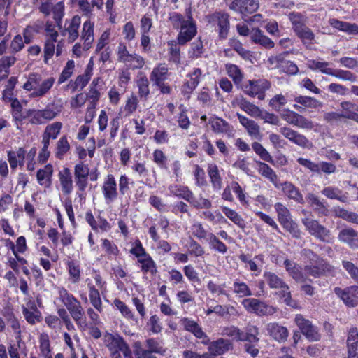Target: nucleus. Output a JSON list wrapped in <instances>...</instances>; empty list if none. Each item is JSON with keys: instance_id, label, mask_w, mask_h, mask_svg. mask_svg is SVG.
<instances>
[{"instance_id": "obj_1", "label": "nucleus", "mask_w": 358, "mask_h": 358, "mask_svg": "<svg viewBox=\"0 0 358 358\" xmlns=\"http://www.w3.org/2000/svg\"><path fill=\"white\" fill-rule=\"evenodd\" d=\"M58 295L59 299L66 308L76 324L81 327H86L85 311L80 301L64 287L58 288Z\"/></svg>"}, {"instance_id": "obj_2", "label": "nucleus", "mask_w": 358, "mask_h": 358, "mask_svg": "<svg viewBox=\"0 0 358 358\" xmlns=\"http://www.w3.org/2000/svg\"><path fill=\"white\" fill-rule=\"evenodd\" d=\"M62 104L53 102L46 106L44 109H29L27 116L31 124H43L56 117L62 111Z\"/></svg>"}, {"instance_id": "obj_3", "label": "nucleus", "mask_w": 358, "mask_h": 358, "mask_svg": "<svg viewBox=\"0 0 358 358\" xmlns=\"http://www.w3.org/2000/svg\"><path fill=\"white\" fill-rule=\"evenodd\" d=\"M301 222L308 233L315 238L324 243L333 241L330 230L320 224L317 220L306 217L303 218Z\"/></svg>"}, {"instance_id": "obj_4", "label": "nucleus", "mask_w": 358, "mask_h": 358, "mask_svg": "<svg viewBox=\"0 0 358 358\" xmlns=\"http://www.w3.org/2000/svg\"><path fill=\"white\" fill-rule=\"evenodd\" d=\"M242 305L249 313L258 316H270L277 312V308L255 298H247L243 300Z\"/></svg>"}, {"instance_id": "obj_5", "label": "nucleus", "mask_w": 358, "mask_h": 358, "mask_svg": "<svg viewBox=\"0 0 358 358\" xmlns=\"http://www.w3.org/2000/svg\"><path fill=\"white\" fill-rule=\"evenodd\" d=\"M296 161L300 165L308 169L312 173L319 175L322 173L330 175L336 173L337 170L336 165L331 162L321 161L316 163L309 159L303 157H299Z\"/></svg>"}, {"instance_id": "obj_6", "label": "nucleus", "mask_w": 358, "mask_h": 358, "mask_svg": "<svg viewBox=\"0 0 358 358\" xmlns=\"http://www.w3.org/2000/svg\"><path fill=\"white\" fill-rule=\"evenodd\" d=\"M230 10L241 15L243 20L255 13L259 6L258 0H231L227 3Z\"/></svg>"}, {"instance_id": "obj_7", "label": "nucleus", "mask_w": 358, "mask_h": 358, "mask_svg": "<svg viewBox=\"0 0 358 358\" xmlns=\"http://www.w3.org/2000/svg\"><path fill=\"white\" fill-rule=\"evenodd\" d=\"M105 342L109 351L121 352L124 358H133L128 343L119 334H107L105 336Z\"/></svg>"}, {"instance_id": "obj_8", "label": "nucleus", "mask_w": 358, "mask_h": 358, "mask_svg": "<svg viewBox=\"0 0 358 358\" xmlns=\"http://www.w3.org/2000/svg\"><path fill=\"white\" fill-rule=\"evenodd\" d=\"M280 116L288 124L301 129L311 130L314 128L315 124L302 115L289 109L284 110Z\"/></svg>"}, {"instance_id": "obj_9", "label": "nucleus", "mask_w": 358, "mask_h": 358, "mask_svg": "<svg viewBox=\"0 0 358 358\" xmlns=\"http://www.w3.org/2000/svg\"><path fill=\"white\" fill-rule=\"evenodd\" d=\"M294 322L307 339L310 341H317L320 339L321 335L317 327L314 326L310 320L306 319L302 315H296Z\"/></svg>"}, {"instance_id": "obj_10", "label": "nucleus", "mask_w": 358, "mask_h": 358, "mask_svg": "<svg viewBox=\"0 0 358 358\" xmlns=\"http://www.w3.org/2000/svg\"><path fill=\"white\" fill-rule=\"evenodd\" d=\"M310 264L304 266L306 277L308 275L318 278L324 275H331L334 273V268L324 259Z\"/></svg>"}, {"instance_id": "obj_11", "label": "nucleus", "mask_w": 358, "mask_h": 358, "mask_svg": "<svg viewBox=\"0 0 358 358\" xmlns=\"http://www.w3.org/2000/svg\"><path fill=\"white\" fill-rule=\"evenodd\" d=\"M300 18L301 17L296 15L292 14L290 15V20L294 32L301 38L303 43L308 46L313 43L315 35L308 27L301 22Z\"/></svg>"}, {"instance_id": "obj_12", "label": "nucleus", "mask_w": 358, "mask_h": 358, "mask_svg": "<svg viewBox=\"0 0 358 358\" xmlns=\"http://www.w3.org/2000/svg\"><path fill=\"white\" fill-rule=\"evenodd\" d=\"M334 292L347 306L355 307L358 305V286L352 285L345 289L336 287Z\"/></svg>"}, {"instance_id": "obj_13", "label": "nucleus", "mask_w": 358, "mask_h": 358, "mask_svg": "<svg viewBox=\"0 0 358 358\" xmlns=\"http://www.w3.org/2000/svg\"><path fill=\"white\" fill-rule=\"evenodd\" d=\"M248 85H245V93L252 97L257 96L260 100L264 99L265 92L271 87L270 83L265 79L248 80Z\"/></svg>"}, {"instance_id": "obj_14", "label": "nucleus", "mask_w": 358, "mask_h": 358, "mask_svg": "<svg viewBox=\"0 0 358 358\" xmlns=\"http://www.w3.org/2000/svg\"><path fill=\"white\" fill-rule=\"evenodd\" d=\"M117 55L120 62L131 65L134 67H142L145 64L144 59L141 56L130 54L126 45L122 43L118 45Z\"/></svg>"}, {"instance_id": "obj_15", "label": "nucleus", "mask_w": 358, "mask_h": 358, "mask_svg": "<svg viewBox=\"0 0 358 358\" xmlns=\"http://www.w3.org/2000/svg\"><path fill=\"white\" fill-rule=\"evenodd\" d=\"M80 24L81 18L78 15L66 20L62 35L67 37L69 43H73L78 38Z\"/></svg>"}, {"instance_id": "obj_16", "label": "nucleus", "mask_w": 358, "mask_h": 358, "mask_svg": "<svg viewBox=\"0 0 358 358\" xmlns=\"http://www.w3.org/2000/svg\"><path fill=\"white\" fill-rule=\"evenodd\" d=\"M280 132L290 142L301 148H307L311 145L310 141L304 135L290 127H282L280 128Z\"/></svg>"}, {"instance_id": "obj_17", "label": "nucleus", "mask_w": 358, "mask_h": 358, "mask_svg": "<svg viewBox=\"0 0 358 358\" xmlns=\"http://www.w3.org/2000/svg\"><path fill=\"white\" fill-rule=\"evenodd\" d=\"M210 22L217 27L219 37L225 39L229 30V15L225 13H215L210 16Z\"/></svg>"}, {"instance_id": "obj_18", "label": "nucleus", "mask_w": 358, "mask_h": 358, "mask_svg": "<svg viewBox=\"0 0 358 358\" xmlns=\"http://www.w3.org/2000/svg\"><path fill=\"white\" fill-rule=\"evenodd\" d=\"M213 131L216 134H224L228 137H233L234 135V127L226 120L217 116L210 117L208 120Z\"/></svg>"}, {"instance_id": "obj_19", "label": "nucleus", "mask_w": 358, "mask_h": 358, "mask_svg": "<svg viewBox=\"0 0 358 358\" xmlns=\"http://www.w3.org/2000/svg\"><path fill=\"white\" fill-rule=\"evenodd\" d=\"M102 193L107 203L115 201L118 195L117 183L115 177L108 174L102 186Z\"/></svg>"}, {"instance_id": "obj_20", "label": "nucleus", "mask_w": 358, "mask_h": 358, "mask_svg": "<svg viewBox=\"0 0 358 358\" xmlns=\"http://www.w3.org/2000/svg\"><path fill=\"white\" fill-rule=\"evenodd\" d=\"M196 27L192 19L189 17L186 22L180 27V31L178 36V43L184 45L191 41L196 34Z\"/></svg>"}, {"instance_id": "obj_21", "label": "nucleus", "mask_w": 358, "mask_h": 358, "mask_svg": "<svg viewBox=\"0 0 358 358\" xmlns=\"http://www.w3.org/2000/svg\"><path fill=\"white\" fill-rule=\"evenodd\" d=\"M284 265L289 275L297 283H303L308 280L305 273L303 272L301 266L298 264L289 260L285 259ZM308 281L312 282L310 279Z\"/></svg>"}, {"instance_id": "obj_22", "label": "nucleus", "mask_w": 358, "mask_h": 358, "mask_svg": "<svg viewBox=\"0 0 358 358\" xmlns=\"http://www.w3.org/2000/svg\"><path fill=\"white\" fill-rule=\"evenodd\" d=\"M266 329L268 335L278 343L285 342L289 336L287 328L278 322H270L267 324Z\"/></svg>"}, {"instance_id": "obj_23", "label": "nucleus", "mask_w": 358, "mask_h": 358, "mask_svg": "<svg viewBox=\"0 0 358 358\" xmlns=\"http://www.w3.org/2000/svg\"><path fill=\"white\" fill-rule=\"evenodd\" d=\"M201 75L200 69H196L193 73H189V78L183 84L181 88V93L187 99L190 98V95L199 83V77Z\"/></svg>"}, {"instance_id": "obj_24", "label": "nucleus", "mask_w": 358, "mask_h": 358, "mask_svg": "<svg viewBox=\"0 0 358 358\" xmlns=\"http://www.w3.org/2000/svg\"><path fill=\"white\" fill-rule=\"evenodd\" d=\"M182 324L185 329L192 333L197 338L201 339L203 344L208 345L210 343V338L202 330L197 322L188 318H185L182 320Z\"/></svg>"}, {"instance_id": "obj_25", "label": "nucleus", "mask_w": 358, "mask_h": 358, "mask_svg": "<svg viewBox=\"0 0 358 358\" xmlns=\"http://www.w3.org/2000/svg\"><path fill=\"white\" fill-rule=\"evenodd\" d=\"M208 354L211 355V358L216 355H222L231 348V343L229 340L219 338L218 340L209 343Z\"/></svg>"}, {"instance_id": "obj_26", "label": "nucleus", "mask_w": 358, "mask_h": 358, "mask_svg": "<svg viewBox=\"0 0 358 358\" xmlns=\"http://www.w3.org/2000/svg\"><path fill=\"white\" fill-rule=\"evenodd\" d=\"M282 189L289 199L294 200L299 204H304L305 200L299 189L290 182L282 184Z\"/></svg>"}, {"instance_id": "obj_27", "label": "nucleus", "mask_w": 358, "mask_h": 358, "mask_svg": "<svg viewBox=\"0 0 358 358\" xmlns=\"http://www.w3.org/2000/svg\"><path fill=\"white\" fill-rule=\"evenodd\" d=\"M348 358H357L358 350V331L357 328L352 327L348 331L347 338Z\"/></svg>"}, {"instance_id": "obj_28", "label": "nucleus", "mask_w": 358, "mask_h": 358, "mask_svg": "<svg viewBox=\"0 0 358 358\" xmlns=\"http://www.w3.org/2000/svg\"><path fill=\"white\" fill-rule=\"evenodd\" d=\"M237 117L240 123L246 129L250 136L257 139L260 138L259 126L254 120H250L240 113H237Z\"/></svg>"}, {"instance_id": "obj_29", "label": "nucleus", "mask_w": 358, "mask_h": 358, "mask_svg": "<svg viewBox=\"0 0 358 358\" xmlns=\"http://www.w3.org/2000/svg\"><path fill=\"white\" fill-rule=\"evenodd\" d=\"M94 23L91 20H86L82 27L80 40L86 45H92L94 41Z\"/></svg>"}, {"instance_id": "obj_30", "label": "nucleus", "mask_w": 358, "mask_h": 358, "mask_svg": "<svg viewBox=\"0 0 358 358\" xmlns=\"http://www.w3.org/2000/svg\"><path fill=\"white\" fill-rule=\"evenodd\" d=\"M207 172L213 189L220 190L222 188V180L220 174L218 166L214 163L208 164Z\"/></svg>"}, {"instance_id": "obj_31", "label": "nucleus", "mask_w": 358, "mask_h": 358, "mask_svg": "<svg viewBox=\"0 0 358 358\" xmlns=\"http://www.w3.org/2000/svg\"><path fill=\"white\" fill-rule=\"evenodd\" d=\"M263 278L271 289H277L285 287H287V283L273 272L264 271Z\"/></svg>"}, {"instance_id": "obj_32", "label": "nucleus", "mask_w": 358, "mask_h": 358, "mask_svg": "<svg viewBox=\"0 0 358 358\" xmlns=\"http://www.w3.org/2000/svg\"><path fill=\"white\" fill-rule=\"evenodd\" d=\"M322 73L331 75L342 80H349L353 82L356 76L350 71L341 69H320Z\"/></svg>"}, {"instance_id": "obj_33", "label": "nucleus", "mask_w": 358, "mask_h": 358, "mask_svg": "<svg viewBox=\"0 0 358 358\" xmlns=\"http://www.w3.org/2000/svg\"><path fill=\"white\" fill-rule=\"evenodd\" d=\"M52 172L53 168L51 164H47L43 169H39L36 174L38 182L45 187H50Z\"/></svg>"}, {"instance_id": "obj_34", "label": "nucleus", "mask_w": 358, "mask_h": 358, "mask_svg": "<svg viewBox=\"0 0 358 358\" xmlns=\"http://www.w3.org/2000/svg\"><path fill=\"white\" fill-rule=\"evenodd\" d=\"M329 24L331 27L340 31L348 33V34H357L358 31V25L347 22H343L336 19H331Z\"/></svg>"}, {"instance_id": "obj_35", "label": "nucleus", "mask_w": 358, "mask_h": 358, "mask_svg": "<svg viewBox=\"0 0 358 358\" xmlns=\"http://www.w3.org/2000/svg\"><path fill=\"white\" fill-rule=\"evenodd\" d=\"M59 178L63 192L66 194H70L73 189L72 176L70 170L65 168L63 171L59 172Z\"/></svg>"}, {"instance_id": "obj_36", "label": "nucleus", "mask_w": 358, "mask_h": 358, "mask_svg": "<svg viewBox=\"0 0 358 358\" xmlns=\"http://www.w3.org/2000/svg\"><path fill=\"white\" fill-rule=\"evenodd\" d=\"M169 190L171 194L178 198L183 199L189 203L192 201L194 194L187 186L171 185Z\"/></svg>"}, {"instance_id": "obj_37", "label": "nucleus", "mask_w": 358, "mask_h": 358, "mask_svg": "<svg viewBox=\"0 0 358 358\" xmlns=\"http://www.w3.org/2000/svg\"><path fill=\"white\" fill-rule=\"evenodd\" d=\"M306 199L310 206H311L319 215H328L329 210L324 203L319 200L316 195L310 193L307 195Z\"/></svg>"}, {"instance_id": "obj_38", "label": "nucleus", "mask_w": 358, "mask_h": 358, "mask_svg": "<svg viewBox=\"0 0 358 358\" xmlns=\"http://www.w3.org/2000/svg\"><path fill=\"white\" fill-rule=\"evenodd\" d=\"M87 287L91 304L99 313H101L103 310L102 301L98 289H96L95 286L91 282L87 283Z\"/></svg>"}, {"instance_id": "obj_39", "label": "nucleus", "mask_w": 358, "mask_h": 358, "mask_svg": "<svg viewBox=\"0 0 358 358\" xmlns=\"http://www.w3.org/2000/svg\"><path fill=\"white\" fill-rule=\"evenodd\" d=\"M322 194L329 199H337L341 202H346L348 200L347 193L343 194L338 187H325L322 189Z\"/></svg>"}, {"instance_id": "obj_40", "label": "nucleus", "mask_w": 358, "mask_h": 358, "mask_svg": "<svg viewBox=\"0 0 358 358\" xmlns=\"http://www.w3.org/2000/svg\"><path fill=\"white\" fill-rule=\"evenodd\" d=\"M92 76V69H87L85 73L79 75L73 83L69 84L73 92L76 91L78 88L83 90L88 83Z\"/></svg>"}, {"instance_id": "obj_41", "label": "nucleus", "mask_w": 358, "mask_h": 358, "mask_svg": "<svg viewBox=\"0 0 358 358\" xmlns=\"http://www.w3.org/2000/svg\"><path fill=\"white\" fill-rule=\"evenodd\" d=\"M162 341L154 338L147 339L145 343V347L147 348L146 350L152 353L162 355H164L166 352V349Z\"/></svg>"}, {"instance_id": "obj_42", "label": "nucleus", "mask_w": 358, "mask_h": 358, "mask_svg": "<svg viewBox=\"0 0 358 358\" xmlns=\"http://www.w3.org/2000/svg\"><path fill=\"white\" fill-rule=\"evenodd\" d=\"M288 52H283L278 55L271 56L268 58L270 65H274L276 67H297L292 62L285 59V56Z\"/></svg>"}, {"instance_id": "obj_43", "label": "nucleus", "mask_w": 358, "mask_h": 358, "mask_svg": "<svg viewBox=\"0 0 358 358\" xmlns=\"http://www.w3.org/2000/svg\"><path fill=\"white\" fill-rule=\"evenodd\" d=\"M343 118L352 120L358 112V105L350 101H343L340 104Z\"/></svg>"}, {"instance_id": "obj_44", "label": "nucleus", "mask_w": 358, "mask_h": 358, "mask_svg": "<svg viewBox=\"0 0 358 358\" xmlns=\"http://www.w3.org/2000/svg\"><path fill=\"white\" fill-rule=\"evenodd\" d=\"M233 292L239 297H248L252 295V291L248 285L239 280H236L234 282Z\"/></svg>"}, {"instance_id": "obj_45", "label": "nucleus", "mask_w": 358, "mask_h": 358, "mask_svg": "<svg viewBox=\"0 0 358 358\" xmlns=\"http://www.w3.org/2000/svg\"><path fill=\"white\" fill-rule=\"evenodd\" d=\"M238 105L243 111L250 116L255 117L261 116L262 111L259 107L246 101L245 99H241Z\"/></svg>"}, {"instance_id": "obj_46", "label": "nucleus", "mask_w": 358, "mask_h": 358, "mask_svg": "<svg viewBox=\"0 0 358 358\" xmlns=\"http://www.w3.org/2000/svg\"><path fill=\"white\" fill-rule=\"evenodd\" d=\"M357 236L358 233L355 229L352 228H345L339 231L338 238L341 242L351 245L355 241Z\"/></svg>"}, {"instance_id": "obj_47", "label": "nucleus", "mask_w": 358, "mask_h": 358, "mask_svg": "<svg viewBox=\"0 0 358 358\" xmlns=\"http://www.w3.org/2000/svg\"><path fill=\"white\" fill-rule=\"evenodd\" d=\"M6 320L8 324L10 326L13 332L16 334L15 338L17 340V343H22V336H21V328L20 324L17 320V318L15 316L13 313H8L6 316Z\"/></svg>"}, {"instance_id": "obj_48", "label": "nucleus", "mask_w": 358, "mask_h": 358, "mask_svg": "<svg viewBox=\"0 0 358 358\" xmlns=\"http://www.w3.org/2000/svg\"><path fill=\"white\" fill-rule=\"evenodd\" d=\"M294 101L306 108L316 109L322 106L320 101L310 96H299L294 99Z\"/></svg>"}, {"instance_id": "obj_49", "label": "nucleus", "mask_w": 358, "mask_h": 358, "mask_svg": "<svg viewBox=\"0 0 358 358\" xmlns=\"http://www.w3.org/2000/svg\"><path fill=\"white\" fill-rule=\"evenodd\" d=\"M138 96L141 100L146 101L150 94L149 81L145 76L140 77L136 81Z\"/></svg>"}, {"instance_id": "obj_50", "label": "nucleus", "mask_w": 358, "mask_h": 358, "mask_svg": "<svg viewBox=\"0 0 358 358\" xmlns=\"http://www.w3.org/2000/svg\"><path fill=\"white\" fill-rule=\"evenodd\" d=\"M222 210L225 216L227 217L235 224L238 225L241 229L245 227V224L243 219L235 210L226 206L222 207Z\"/></svg>"}, {"instance_id": "obj_51", "label": "nucleus", "mask_w": 358, "mask_h": 358, "mask_svg": "<svg viewBox=\"0 0 358 358\" xmlns=\"http://www.w3.org/2000/svg\"><path fill=\"white\" fill-rule=\"evenodd\" d=\"M57 39H46L44 45V62L46 65H51L50 59L55 53V43Z\"/></svg>"}, {"instance_id": "obj_52", "label": "nucleus", "mask_w": 358, "mask_h": 358, "mask_svg": "<svg viewBox=\"0 0 358 358\" xmlns=\"http://www.w3.org/2000/svg\"><path fill=\"white\" fill-rule=\"evenodd\" d=\"M207 241H208L210 248L215 251L222 254H224L227 252V246L213 233L208 234Z\"/></svg>"}, {"instance_id": "obj_53", "label": "nucleus", "mask_w": 358, "mask_h": 358, "mask_svg": "<svg viewBox=\"0 0 358 358\" xmlns=\"http://www.w3.org/2000/svg\"><path fill=\"white\" fill-rule=\"evenodd\" d=\"M167 70L168 69H154L150 76V80L157 86L162 85L167 79Z\"/></svg>"}, {"instance_id": "obj_54", "label": "nucleus", "mask_w": 358, "mask_h": 358, "mask_svg": "<svg viewBox=\"0 0 358 358\" xmlns=\"http://www.w3.org/2000/svg\"><path fill=\"white\" fill-rule=\"evenodd\" d=\"M55 82L53 78H49L43 80L40 85L39 87L35 89L31 93V96L34 97H40L44 96L52 87Z\"/></svg>"}, {"instance_id": "obj_55", "label": "nucleus", "mask_w": 358, "mask_h": 358, "mask_svg": "<svg viewBox=\"0 0 358 358\" xmlns=\"http://www.w3.org/2000/svg\"><path fill=\"white\" fill-rule=\"evenodd\" d=\"M22 311L27 322L31 324H34L40 322L42 319L41 313L40 311H32L27 308L24 306H22Z\"/></svg>"}, {"instance_id": "obj_56", "label": "nucleus", "mask_w": 358, "mask_h": 358, "mask_svg": "<svg viewBox=\"0 0 358 358\" xmlns=\"http://www.w3.org/2000/svg\"><path fill=\"white\" fill-rule=\"evenodd\" d=\"M274 208L278 214V220L280 223L292 219V215L289 210L282 203H276L274 205Z\"/></svg>"}, {"instance_id": "obj_57", "label": "nucleus", "mask_w": 358, "mask_h": 358, "mask_svg": "<svg viewBox=\"0 0 358 358\" xmlns=\"http://www.w3.org/2000/svg\"><path fill=\"white\" fill-rule=\"evenodd\" d=\"M280 224L292 235L293 238H299L301 237V230L299 229L298 224L294 222L292 219L285 221L280 223Z\"/></svg>"}, {"instance_id": "obj_58", "label": "nucleus", "mask_w": 358, "mask_h": 358, "mask_svg": "<svg viewBox=\"0 0 358 358\" xmlns=\"http://www.w3.org/2000/svg\"><path fill=\"white\" fill-rule=\"evenodd\" d=\"M259 168V173L264 177L269 179L271 181L274 182L277 179V175L274 171L266 163L257 162Z\"/></svg>"}, {"instance_id": "obj_59", "label": "nucleus", "mask_w": 358, "mask_h": 358, "mask_svg": "<svg viewBox=\"0 0 358 358\" xmlns=\"http://www.w3.org/2000/svg\"><path fill=\"white\" fill-rule=\"evenodd\" d=\"M152 160L153 162L162 169H168L167 165V157L163 152L162 150L159 149H156L154 150L152 154Z\"/></svg>"}, {"instance_id": "obj_60", "label": "nucleus", "mask_w": 358, "mask_h": 358, "mask_svg": "<svg viewBox=\"0 0 358 358\" xmlns=\"http://www.w3.org/2000/svg\"><path fill=\"white\" fill-rule=\"evenodd\" d=\"M62 127V123L60 122H55L46 126L43 134L51 139H56L59 134Z\"/></svg>"}, {"instance_id": "obj_61", "label": "nucleus", "mask_w": 358, "mask_h": 358, "mask_svg": "<svg viewBox=\"0 0 358 358\" xmlns=\"http://www.w3.org/2000/svg\"><path fill=\"white\" fill-rule=\"evenodd\" d=\"M259 329L256 326L248 325L246 327V334L244 338V341L248 342L247 343H258L259 338L258 337Z\"/></svg>"}, {"instance_id": "obj_62", "label": "nucleus", "mask_w": 358, "mask_h": 358, "mask_svg": "<svg viewBox=\"0 0 358 358\" xmlns=\"http://www.w3.org/2000/svg\"><path fill=\"white\" fill-rule=\"evenodd\" d=\"M146 259H141L140 264H141V270L144 273L150 272L152 274L157 273V266L152 258L150 255H147Z\"/></svg>"}, {"instance_id": "obj_63", "label": "nucleus", "mask_w": 358, "mask_h": 358, "mask_svg": "<svg viewBox=\"0 0 358 358\" xmlns=\"http://www.w3.org/2000/svg\"><path fill=\"white\" fill-rule=\"evenodd\" d=\"M188 252L195 257H201L205 254L204 248L193 238H190L189 241Z\"/></svg>"}, {"instance_id": "obj_64", "label": "nucleus", "mask_w": 358, "mask_h": 358, "mask_svg": "<svg viewBox=\"0 0 358 358\" xmlns=\"http://www.w3.org/2000/svg\"><path fill=\"white\" fill-rule=\"evenodd\" d=\"M342 266L348 272L350 278L358 283V267L350 261H342Z\"/></svg>"}]
</instances>
